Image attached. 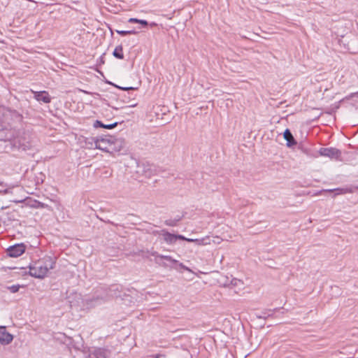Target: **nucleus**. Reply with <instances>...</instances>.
Returning a JSON list of instances; mask_svg holds the SVG:
<instances>
[{
    "instance_id": "f257e3e1",
    "label": "nucleus",
    "mask_w": 358,
    "mask_h": 358,
    "mask_svg": "<svg viewBox=\"0 0 358 358\" xmlns=\"http://www.w3.org/2000/svg\"><path fill=\"white\" fill-rule=\"evenodd\" d=\"M54 265L55 262L50 257H44L29 266V274L36 278H43L48 271L54 268Z\"/></svg>"
},
{
    "instance_id": "f03ea898",
    "label": "nucleus",
    "mask_w": 358,
    "mask_h": 358,
    "mask_svg": "<svg viewBox=\"0 0 358 358\" xmlns=\"http://www.w3.org/2000/svg\"><path fill=\"white\" fill-rule=\"evenodd\" d=\"M124 145V141L122 138H115L110 136L109 148H111V151H108L110 154H114L122 150Z\"/></svg>"
},
{
    "instance_id": "7ed1b4c3",
    "label": "nucleus",
    "mask_w": 358,
    "mask_h": 358,
    "mask_svg": "<svg viewBox=\"0 0 358 358\" xmlns=\"http://www.w3.org/2000/svg\"><path fill=\"white\" fill-rule=\"evenodd\" d=\"M26 250V245L23 243L16 244L8 248V254L12 257H18L22 255Z\"/></svg>"
},
{
    "instance_id": "20e7f679",
    "label": "nucleus",
    "mask_w": 358,
    "mask_h": 358,
    "mask_svg": "<svg viewBox=\"0 0 358 358\" xmlns=\"http://www.w3.org/2000/svg\"><path fill=\"white\" fill-rule=\"evenodd\" d=\"M13 340V336L8 333L5 326L0 327V343L2 345H8Z\"/></svg>"
},
{
    "instance_id": "39448f33",
    "label": "nucleus",
    "mask_w": 358,
    "mask_h": 358,
    "mask_svg": "<svg viewBox=\"0 0 358 358\" xmlns=\"http://www.w3.org/2000/svg\"><path fill=\"white\" fill-rule=\"evenodd\" d=\"M161 236L163 237L164 241L169 244L175 243L176 241L178 239H185V236L182 235L172 234L166 231H162L161 232Z\"/></svg>"
},
{
    "instance_id": "423d86ee",
    "label": "nucleus",
    "mask_w": 358,
    "mask_h": 358,
    "mask_svg": "<svg viewBox=\"0 0 358 358\" xmlns=\"http://www.w3.org/2000/svg\"><path fill=\"white\" fill-rule=\"evenodd\" d=\"M320 155L324 157L337 159L340 157L341 152L336 148H321L320 150Z\"/></svg>"
},
{
    "instance_id": "0eeeda50",
    "label": "nucleus",
    "mask_w": 358,
    "mask_h": 358,
    "mask_svg": "<svg viewBox=\"0 0 358 358\" xmlns=\"http://www.w3.org/2000/svg\"><path fill=\"white\" fill-rule=\"evenodd\" d=\"M110 137L99 138L97 142L96 149L101 150L103 152H108L111 151V148H109Z\"/></svg>"
},
{
    "instance_id": "6e6552de",
    "label": "nucleus",
    "mask_w": 358,
    "mask_h": 358,
    "mask_svg": "<svg viewBox=\"0 0 358 358\" xmlns=\"http://www.w3.org/2000/svg\"><path fill=\"white\" fill-rule=\"evenodd\" d=\"M32 93L34 94V98L38 101H42L45 103H48L51 101V97L48 94V93L45 91L42 92H35L31 90Z\"/></svg>"
},
{
    "instance_id": "1a4fd4ad",
    "label": "nucleus",
    "mask_w": 358,
    "mask_h": 358,
    "mask_svg": "<svg viewBox=\"0 0 358 358\" xmlns=\"http://www.w3.org/2000/svg\"><path fill=\"white\" fill-rule=\"evenodd\" d=\"M99 138L85 137L84 138V146L87 149H96Z\"/></svg>"
},
{
    "instance_id": "9d476101",
    "label": "nucleus",
    "mask_w": 358,
    "mask_h": 358,
    "mask_svg": "<svg viewBox=\"0 0 358 358\" xmlns=\"http://www.w3.org/2000/svg\"><path fill=\"white\" fill-rule=\"evenodd\" d=\"M27 141H26L25 137L23 139L20 138L18 141L20 147L24 150H29L33 145V141L29 135H27Z\"/></svg>"
},
{
    "instance_id": "9b49d317",
    "label": "nucleus",
    "mask_w": 358,
    "mask_h": 358,
    "mask_svg": "<svg viewBox=\"0 0 358 358\" xmlns=\"http://www.w3.org/2000/svg\"><path fill=\"white\" fill-rule=\"evenodd\" d=\"M195 244L199 246H206L211 244V237L204 236L201 238H195Z\"/></svg>"
},
{
    "instance_id": "f8f14e48",
    "label": "nucleus",
    "mask_w": 358,
    "mask_h": 358,
    "mask_svg": "<svg viewBox=\"0 0 358 358\" xmlns=\"http://www.w3.org/2000/svg\"><path fill=\"white\" fill-rule=\"evenodd\" d=\"M117 125V122H114L113 124H104L99 120H96L94 123V127L95 128L101 127V128H104V129H112L115 128Z\"/></svg>"
},
{
    "instance_id": "ddd939ff",
    "label": "nucleus",
    "mask_w": 358,
    "mask_h": 358,
    "mask_svg": "<svg viewBox=\"0 0 358 358\" xmlns=\"http://www.w3.org/2000/svg\"><path fill=\"white\" fill-rule=\"evenodd\" d=\"M284 138L287 141V145L290 146L291 145L296 144V142L294 139V137L289 129H286L284 131Z\"/></svg>"
},
{
    "instance_id": "4468645a",
    "label": "nucleus",
    "mask_w": 358,
    "mask_h": 358,
    "mask_svg": "<svg viewBox=\"0 0 358 358\" xmlns=\"http://www.w3.org/2000/svg\"><path fill=\"white\" fill-rule=\"evenodd\" d=\"M86 305L87 308H92L98 304H99L101 301V299H99L98 297L96 298H92L86 299Z\"/></svg>"
},
{
    "instance_id": "2eb2a0df",
    "label": "nucleus",
    "mask_w": 358,
    "mask_h": 358,
    "mask_svg": "<svg viewBox=\"0 0 358 358\" xmlns=\"http://www.w3.org/2000/svg\"><path fill=\"white\" fill-rule=\"evenodd\" d=\"M113 55L117 59H122L124 58V55L122 53V47L121 45L117 46L115 48L113 51Z\"/></svg>"
},
{
    "instance_id": "dca6fc26",
    "label": "nucleus",
    "mask_w": 358,
    "mask_h": 358,
    "mask_svg": "<svg viewBox=\"0 0 358 358\" xmlns=\"http://www.w3.org/2000/svg\"><path fill=\"white\" fill-rule=\"evenodd\" d=\"M230 285L232 287L241 288L243 287V282L241 280H238V279H236V278H233L231 280V282H230Z\"/></svg>"
},
{
    "instance_id": "f3484780",
    "label": "nucleus",
    "mask_w": 358,
    "mask_h": 358,
    "mask_svg": "<svg viewBox=\"0 0 358 358\" xmlns=\"http://www.w3.org/2000/svg\"><path fill=\"white\" fill-rule=\"evenodd\" d=\"M128 22H131V23H139V24H141L143 26H147L148 24L146 20H138L137 18H129Z\"/></svg>"
},
{
    "instance_id": "a211bd4d",
    "label": "nucleus",
    "mask_w": 358,
    "mask_h": 358,
    "mask_svg": "<svg viewBox=\"0 0 358 358\" xmlns=\"http://www.w3.org/2000/svg\"><path fill=\"white\" fill-rule=\"evenodd\" d=\"M117 34L122 35V36H125V35H127V34H136V31H123V30H117L116 31Z\"/></svg>"
},
{
    "instance_id": "6ab92c4d",
    "label": "nucleus",
    "mask_w": 358,
    "mask_h": 358,
    "mask_svg": "<svg viewBox=\"0 0 358 358\" xmlns=\"http://www.w3.org/2000/svg\"><path fill=\"white\" fill-rule=\"evenodd\" d=\"M222 241V238L217 236H213V238H211V243L220 244Z\"/></svg>"
},
{
    "instance_id": "aec40b11",
    "label": "nucleus",
    "mask_w": 358,
    "mask_h": 358,
    "mask_svg": "<svg viewBox=\"0 0 358 358\" xmlns=\"http://www.w3.org/2000/svg\"><path fill=\"white\" fill-rule=\"evenodd\" d=\"M161 259H166V260H168V261H170L171 262H177L176 260L172 259V257L171 256H167V255H159V256Z\"/></svg>"
},
{
    "instance_id": "412c9836",
    "label": "nucleus",
    "mask_w": 358,
    "mask_h": 358,
    "mask_svg": "<svg viewBox=\"0 0 358 358\" xmlns=\"http://www.w3.org/2000/svg\"><path fill=\"white\" fill-rule=\"evenodd\" d=\"M337 191V194H344L348 192H351V191H349L348 189H336Z\"/></svg>"
},
{
    "instance_id": "4be33fe9",
    "label": "nucleus",
    "mask_w": 358,
    "mask_h": 358,
    "mask_svg": "<svg viewBox=\"0 0 358 358\" xmlns=\"http://www.w3.org/2000/svg\"><path fill=\"white\" fill-rule=\"evenodd\" d=\"M20 287L18 285H13L9 287L10 290L13 293L18 292Z\"/></svg>"
},
{
    "instance_id": "5701e85b",
    "label": "nucleus",
    "mask_w": 358,
    "mask_h": 358,
    "mask_svg": "<svg viewBox=\"0 0 358 358\" xmlns=\"http://www.w3.org/2000/svg\"><path fill=\"white\" fill-rule=\"evenodd\" d=\"M180 266L183 269H185V270H186V271H187L189 272H192V271L189 268L187 267L186 266L183 265L182 264H180Z\"/></svg>"
},
{
    "instance_id": "b1692460",
    "label": "nucleus",
    "mask_w": 358,
    "mask_h": 358,
    "mask_svg": "<svg viewBox=\"0 0 358 358\" xmlns=\"http://www.w3.org/2000/svg\"><path fill=\"white\" fill-rule=\"evenodd\" d=\"M183 240L186 241L187 242L194 243H195V239H194V238H185V239H183Z\"/></svg>"
},
{
    "instance_id": "393cba45",
    "label": "nucleus",
    "mask_w": 358,
    "mask_h": 358,
    "mask_svg": "<svg viewBox=\"0 0 358 358\" xmlns=\"http://www.w3.org/2000/svg\"><path fill=\"white\" fill-rule=\"evenodd\" d=\"M8 192V189H4V190H1L0 189V194H6Z\"/></svg>"
},
{
    "instance_id": "a878e982",
    "label": "nucleus",
    "mask_w": 358,
    "mask_h": 358,
    "mask_svg": "<svg viewBox=\"0 0 358 358\" xmlns=\"http://www.w3.org/2000/svg\"><path fill=\"white\" fill-rule=\"evenodd\" d=\"M122 89L124 90H132L134 88L133 87H125V88H122Z\"/></svg>"
},
{
    "instance_id": "bb28decb",
    "label": "nucleus",
    "mask_w": 358,
    "mask_h": 358,
    "mask_svg": "<svg viewBox=\"0 0 358 358\" xmlns=\"http://www.w3.org/2000/svg\"><path fill=\"white\" fill-rule=\"evenodd\" d=\"M81 92L85 93V94H90L89 92H87L85 90H80Z\"/></svg>"
},
{
    "instance_id": "cd10ccee",
    "label": "nucleus",
    "mask_w": 358,
    "mask_h": 358,
    "mask_svg": "<svg viewBox=\"0 0 358 358\" xmlns=\"http://www.w3.org/2000/svg\"><path fill=\"white\" fill-rule=\"evenodd\" d=\"M0 186H4V184L2 181H0Z\"/></svg>"
},
{
    "instance_id": "c85d7f7f",
    "label": "nucleus",
    "mask_w": 358,
    "mask_h": 358,
    "mask_svg": "<svg viewBox=\"0 0 358 358\" xmlns=\"http://www.w3.org/2000/svg\"><path fill=\"white\" fill-rule=\"evenodd\" d=\"M152 358H158V357H152Z\"/></svg>"
}]
</instances>
